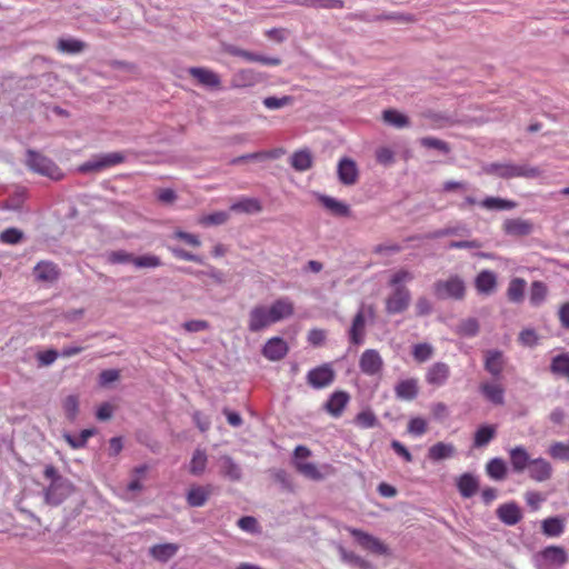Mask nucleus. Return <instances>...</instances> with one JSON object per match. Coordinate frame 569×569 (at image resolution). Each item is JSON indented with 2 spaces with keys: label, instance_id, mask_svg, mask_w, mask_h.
I'll use <instances>...</instances> for the list:
<instances>
[{
  "label": "nucleus",
  "instance_id": "f257e3e1",
  "mask_svg": "<svg viewBox=\"0 0 569 569\" xmlns=\"http://www.w3.org/2000/svg\"><path fill=\"white\" fill-rule=\"evenodd\" d=\"M293 313V302L287 297L276 299L270 306L256 305L248 313V330L250 332H260L291 317Z\"/></svg>",
  "mask_w": 569,
  "mask_h": 569
},
{
  "label": "nucleus",
  "instance_id": "f03ea898",
  "mask_svg": "<svg viewBox=\"0 0 569 569\" xmlns=\"http://www.w3.org/2000/svg\"><path fill=\"white\" fill-rule=\"evenodd\" d=\"M26 164L32 172L52 180H61L63 178V172L50 158L34 150L27 151Z\"/></svg>",
  "mask_w": 569,
  "mask_h": 569
},
{
  "label": "nucleus",
  "instance_id": "7ed1b4c3",
  "mask_svg": "<svg viewBox=\"0 0 569 569\" xmlns=\"http://www.w3.org/2000/svg\"><path fill=\"white\" fill-rule=\"evenodd\" d=\"M485 171L489 174H495L499 178L511 179V178H537L541 174V171L537 167H530L528 164H513V163H491Z\"/></svg>",
  "mask_w": 569,
  "mask_h": 569
},
{
  "label": "nucleus",
  "instance_id": "20e7f679",
  "mask_svg": "<svg viewBox=\"0 0 569 569\" xmlns=\"http://www.w3.org/2000/svg\"><path fill=\"white\" fill-rule=\"evenodd\" d=\"M433 293L440 300H462L466 297V283L457 274L433 283Z\"/></svg>",
  "mask_w": 569,
  "mask_h": 569
},
{
  "label": "nucleus",
  "instance_id": "39448f33",
  "mask_svg": "<svg viewBox=\"0 0 569 569\" xmlns=\"http://www.w3.org/2000/svg\"><path fill=\"white\" fill-rule=\"evenodd\" d=\"M124 161L126 156L123 152H109L83 162L79 166L78 171L81 173L100 172L104 169L123 163Z\"/></svg>",
  "mask_w": 569,
  "mask_h": 569
},
{
  "label": "nucleus",
  "instance_id": "423d86ee",
  "mask_svg": "<svg viewBox=\"0 0 569 569\" xmlns=\"http://www.w3.org/2000/svg\"><path fill=\"white\" fill-rule=\"evenodd\" d=\"M411 295L408 288H393L392 292L386 298V312L388 315H398L406 311L410 305Z\"/></svg>",
  "mask_w": 569,
  "mask_h": 569
},
{
  "label": "nucleus",
  "instance_id": "0eeeda50",
  "mask_svg": "<svg viewBox=\"0 0 569 569\" xmlns=\"http://www.w3.org/2000/svg\"><path fill=\"white\" fill-rule=\"evenodd\" d=\"M336 378V372L330 363H325L311 369L307 373V382L315 389L330 386Z\"/></svg>",
  "mask_w": 569,
  "mask_h": 569
},
{
  "label": "nucleus",
  "instance_id": "6e6552de",
  "mask_svg": "<svg viewBox=\"0 0 569 569\" xmlns=\"http://www.w3.org/2000/svg\"><path fill=\"white\" fill-rule=\"evenodd\" d=\"M348 531L356 538L358 543L366 550L377 555H386L388 552L387 546L378 538L356 528H349Z\"/></svg>",
  "mask_w": 569,
  "mask_h": 569
},
{
  "label": "nucleus",
  "instance_id": "1a4fd4ad",
  "mask_svg": "<svg viewBox=\"0 0 569 569\" xmlns=\"http://www.w3.org/2000/svg\"><path fill=\"white\" fill-rule=\"evenodd\" d=\"M337 174L342 184H356L359 180V169L356 161L348 157L341 158L337 166Z\"/></svg>",
  "mask_w": 569,
  "mask_h": 569
},
{
  "label": "nucleus",
  "instance_id": "9d476101",
  "mask_svg": "<svg viewBox=\"0 0 569 569\" xmlns=\"http://www.w3.org/2000/svg\"><path fill=\"white\" fill-rule=\"evenodd\" d=\"M383 367V360L375 349H367L362 352L359 360L360 370L367 376L380 373Z\"/></svg>",
  "mask_w": 569,
  "mask_h": 569
},
{
  "label": "nucleus",
  "instance_id": "9b49d317",
  "mask_svg": "<svg viewBox=\"0 0 569 569\" xmlns=\"http://www.w3.org/2000/svg\"><path fill=\"white\" fill-rule=\"evenodd\" d=\"M43 475L47 479L51 480V483L46 489V500L51 505H59L60 498L57 496V488L67 486L64 478H62L54 466L48 465L44 468Z\"/></svg>",
  "mask_w": 569,
  "mask_h": 569
},
{
  "label": "nucleus",
  "instance_id": "f8f14e48",
  "mask_svg": "<svg viewBox=\"0 0 569 569\" xmlns=\"http://www.w3.org/2000/svg\"><path fill=\"white\" fill-rule=\"evenodd\" d=\"M451 375L450 367L445 362H435L426 371V382L432 387H441L447 383Z\"/></svg>",
  "mask_w": 569,
  "mask_h": 569
},
{
  "label": "nucleus",
  "instance_id": "ddd939ff",
  "mask_svg": "<svg viewBox=\"0 0 569 569\" xmlns=\"http://www.w3.org/2000/svg\"><path fill=\"white\" fill-rule=\"evenodd\" d=\"M350 401V395L347 391L338 390L331 393L323 405V409L333 418L342 416Z\"/></svg>",
  "mask_w": 569,
  "mask_h": 569
},
{
  "label": "nucleus",
  "instance_id": "4468645a",
  "mask_svg": "<svg viewBox=\"0 0 569 569\" xmlns=\"http://www.w3.org/2000/svg\"><path fill=\"white\" fill-rule=\"evenodd\" d=\"M532 230V222L522 218L506 219L502 223V231L511 237H525L530 234Z\"/></svg>",
  "mask_w": 569,
  "mask_h": 569
},
{
  "label": "nucleus",
  "instance_id": "2eb2a0df",
  "mask_svg": "<svg viewBox=\"0 0 569 569\" xmlns=\"http://www.w3.org/2000/svg\"><path fill=\"white\" fill-rule=\"evenodd\" d=\"M212 493L213 487L211 485H193L189 488L186 500L190 507L198 508L204 506Z\"/></svg>",
  "mask_w": 569,
  "mask_h": 569
},
{
  "label": "nucleus",
  "instance_id": "dca6fc26",
  "mask_svg": "<svg viewBox=\"0 0 569 569\" xmlns=\"http://www.w3.org/2000/svg\"><path fill=\"white\" fill-rule=\"evenodd\" d=\"M289 351L287 342L279 337L270 338L262 348V355L270 361L283 359Z\"/></svg>",
  "mask_w": 569,
  "mask_h": 569
},
{
  "label": "nucleus",
  "instance_id": "f3484780",
  "mask_svg": "<svg viewBox=\"0 0 569 569\" xmlns=\"http://www.w3.org/2000/svg\"><path fill=\"white\" fill-rule=\"evenodd\" d=\"M528 472L532 480L543 482L552 477V466L543 458H536L529 463Z\"/></svg>",
  "mask_w": 569,
  "mask_h": 569
},
{
  "label": "nucleus",
  "instance_id": "a211bd4d",
  "mask_svg": "<svg viewBox=\"0 0 569 569\" xmlns=\"http://www.w3.org/2000/svg\"><path fill=\"white\" fill-rule=\"evenodd\" d=\"M540 557L547 565L561 567L567 563L568 555L563 547L549 546L540 551Z\"/></svg>",
  "mask_w": 569,
  "mask_h": 569
},
{
  "label": "nucleus",
  "instance_id": "6ab92c4d",
  "mask_svg": "<svg viewBox=\"0 0 569 569\" xmlns=\"http://www.w3.org/2000/svg\"><path fill=\"white\" fill-rule=\"evenodd\" d=\"M497 276L493 271L482 270L475 279L476 290L481 295H490L497 288Z\"/></svg>",
  "mask_w": 569,
  "mask_h": 569
},
{
  "label": "nucleus",
  "instance_id": "aec40b11",
  "mask_svg": "<svg viewBox=\"0 0 569 569\" xmlns=\"http://www.w3.org/2000/svg\"><path fill=\"white\" fill-rule=\"evenodd\" d=\"M497 516L505 525L515 526L521 518L522 513L520 508L515 502L503 503L497 509Z\"/></svg>",
  "mask_w": 569,
  "mask_h": 569
},
{
  "label": "nucleus",
  "instance_id": "412c9836",
  "mask_svg": "<svg viewBox=\"0 0 569 569\" xmlns=\"http://www.w3.org/2000/svg\"><path fill=\"white\" fill-rule=\"evenodd\" d=\"M188 72L191 77L197 79L199 83L206 87L219 88L221 84L219 76L207 68L191 67Z\"/></svg>",
  "mask_w": 569,
  "mask_h": 569
},
{
  "label": "nucleus",
  "instance_id": "4be33fe9",
  "mask_svg": "<svg viewBox=\"0 0 569 569\" xmlns=\"http://www.w3.org/2000/svg\"><path fill=\"white\" fill-rule=\"evenodd\" d=\"M37 280L42 282H53L60 276L58 266L51 261H40L33 269Z\"/></svg>",
  "mask_w": 569,
  "mask_h": 569
},
{
  "label": "nucleus",
  "instance_id": "5701e85b",
  "mask_svg": "<svg viewBox=\"0 0 569 569\" xmlns=\"http://www.w3.org/2000/svg\"><path fill=\"white\" fill-rule=\"evenodd\" d=\"M418 392V380L415 378L400 380L395 387L396 397L406 401L416 399Z\"/></svg>",
  "mask_w": 569,
  "mask_h": 569
},
{
  "label": "nucleus",
  "instance_id": "b1692460",
  "mask_svg": "<svg viewBox=\"0 0 569 569\" xmlns=\"http://www.w3.org/2000/svg\"><path fill=\"white\" fill-rule=\"evenodd\" d=\"M503 355L499 350H488L485 353V369L493 377H499L503 371Z\"/></svg>",
  "mask_w": 569,
  "mask_h": 569
},
{
  "label": "nucleus",
  "instance_id": "393cba45",
  "mask_svg": "<svg viewBox=\"0 0 569 569\" xmlns=\"http://www.w3.org/2000/svg\"><path fill=\"white\" fill-rule=\"evenodd\" d=\"M510 462L515 472H522L525 469L529 467V463L532 459H530L527 450L521 447H515L509 451Z\"/></svg>",
  "mask_w": 569,
  "mask_h": 569
},
{
  "label": "nucleus",
  "instance_id": "a878e982",
  "mask_svg": "<svg viewBox=\"0 0 569 569\" xmlns=\"http://www.w3.org/2000/svg\"><path fill=\"white\" fill-rule=\"evenodd\" d=\"M480 391L483 397L492 402L493 405H503L505 402V389L500 383L497 382H483L480 385Z\"/></svg>",
  "mask_w": 569,
  "mask_h": 569
},
{
  "label": "nucleus",
  "instance_id": "bb28decb",
  "mask_svg": "<svg viewBox=\"0 0 569 569\" xmlns=\"http://www.w3.org/2000/svg\"><path fill=\"white\" fill-rule=\"evenodd\" d=\"M526 288L527 281L523 278H512L506 291L508 300L513 303H521L525 299Z\"/></svg>",
  "mask_w": 569,
  "mask_h": 569
},
{
  "label": "nucleus",
  "instance_id": "cd10ccee",
  "mask_svg": "<svg viewBox=\"0 0 569 569\" xmlns=\"http://www.w3.org/2000/svg\"><path fill=\"white\" fill-rule=\"evenodd\" d=\"M366 319L362 310L358 311L353 317L351 328L349 330L350 341L353 345H361L365 340Z\"/></svg>",
  "mask_w": 569,
  "mask_h": 569
},
{
  "label": "nucleus",
  "instance_id": "c85d7f7f",
  "mask_svg": "<svg viewBox=\"0 0 569 569\" xmlns=\"http://www.w3.org/2000/svg\"><path fill=\"white\" fill-rule=\"evenodd\" d=\"M456 451V447L452 443L437 442L429 448L428 458L431 461H440L452 458Z\"/></svg>",
  "mask_w": 569,
  "mask_h": 569
},
{
  "label": "nucleus",
  "instance_id": "c756f323",
  "mask_svg": "<svg viewBox=\"0 0 569 569\" xmlns=\"http://www.w3.org/2000/svg\"><path fill=\"white\" fill-rule=\"evenodd\" d=\"M290 164L296 171H307L313 164V158L308 149L298 150L292 153Z\"/></svg>",
  "mask_w": 569,
  "mask_h": 569
},
{
  "label": "nucleus",
  "instance_id": "7c9ffc66",
  "mask_svg": "<svg viewBox=\"0 0 569 569\" xmlns=\"http://www.w3.org/2000/svg\"><path fill=\"white\" fill-rule=\"evenodd\" d=\"M457 487L462 497L470 498L478 491L479 482L471 473H463L459 477Z\"/></svg>",
  "mask_w": 569,
  "mask_h": 569
},
{
  "label": "nucleus",
  "instance_id": "2f4dec72",
  "mask_svg": "<svg viewBox=\"0 0 569 569\" xmlns=\"http://www.w3.org/2000/svg\"><path fill=\"white\" fill-rule=\"evenodd\" d=\"M565 528V520L560 517H549L541 522V531L547 537H559L563 533Z\"/></svg>",
  "mask_w": 569,
  "mask_h": 569
},
{
  "label": "nucleus",
  "instance_id": "473e14b6",
  "mask_svg": "<svg viewBox=\"0 0 569 569\" xmlns=\"http://www.w3.org/2000/svg\"><path fill=\"white\" fill-rule=\"evenodd\" d=\"M220 473L232 480L238 481L241 478L240 467L229 456H222L219 458Z\"/></svg>",
  "mask_w": 569,
  "mask_h": 569
},
{
  "label": "nucleus",
  "instance_id": "72a5a7b5",
  "mask_svg": "<svg viewBox=\"0 0 569 569\" xmlns=\"http://www.w3.org/2000/svg\"><path fill=\"white\" fill-rule=\"evenodd\" d=\"M550 372L569 380V352L555 356L550 362Z\"/></svg>",
  "mask_w": 569,
  "mask_h": 569
},
{
  "label": "nucleus",
  "instance_id": "f704fd0d",
  "mask_svg": "<svg viewBox=\"0 0 569 569\" xmlns=\"http://www.w3.org/2000/svg\"><path fill=\"white\" fill-rule=\"evenodd\" d=\"M319 200L323 204V207L328 209L332 214L337 217L350 216V207L345 202H341L329 196H321Z\"/></svg>",
  "mask_w": 569,
  "mask_h": 569
},
{
  "label": "nucleus",
  "instance_id": "c9c22d12",
  "mask_svg": "<svg viewBox=\"0 0 569 569\" xmlns=\"http://www.w3.org/2000/svg\"><path fill=\"white\" fill-rule=\"evenodd\" d=\"M230 210L233 212L258 213L262 210V206L256 198H241L231 204Z\"/></svg>",
  "mask_w": 569,
  "mask_h": 569
},
{
  "label": "nucleus",
  "instance_id": "e433bc0d",
  "mask_svg": "<svg viewBox=\"0 0 569 569\" xmlns=\"http://www.w3.org/2000/svg\"><path fill=\"white\" fill-rule=\"evenodd\" d=\"M178 549L176 543H161L153 546L150 553L154 559L166 562L177 553Z\"/></svg>",
  "mask_w": 569,
  "mask_h": 569
},
{
  "label": "nucleus",
  "instance_id": "4c0bfd02",
  "mask_svg": "<svg viewBox=\"0 0 569 569\" xmlns=\"http://www.w3.org/2000/svg\"><path fill=\"white\" fill-rule=\"evenodd\" d=\"M480 206L488 210H511L517 207V202L497 197H487L480 202Z\"/></svg>",
  "mask_w": 569,
  "mask_h": 569
},
{
  "label": "nucleus",
  "instance_id": "58836bf2",
  "mask_svg": "<svg viewBox=\"0 0 569 569\" xmlns=\"http://www.w3.org/2000/svg\"><path fill=\"white\" fill-rule=\"evenodd\" d=\"M295 467L299 473L311 480H321L325 478L317 465L307 461H295Z\"/></svg>",
  "mask_w": 569,
  "mask_h": 569
},
{
  "label": "nucleus",
  "instance_id": "ea45409f",
  "mask_svg": "<svg viewBox=\"0 0 569 569\" xmlns=\"http://www.w3.org/2000/svg\"><path fill=\"white\" fill-rule=\"evenodd\" d=\"M487 475L493 480H502L507 476L506 462L500 458H493L486 466Z\"/></svg>",
  "mask_w": 569,
  "mask_h": 569
},
{
  "label": "nucleus",
  "instance_id": "a19ab883",
  "mask_svg": "<svg viewBox=\"0 0 569 569\" xmlns=\"http://www.w3.org/2000/svg\"><path fill=\"white\" fill-rule=\"evenodd\" d=\"M87 48V43L78 39H59L57 49L60 52L77 54L82 52Z\"/></svg>",
  "mask_w": 569,
  "mask_h": 569
},
{
  "label": "nucleus",
  "instance_id": "79ce46f5",
  "mask_svg": "<svg viewBox=\"0 0 569 569\" xmlns=\"http://www.w3.org/2000/svg\"><path fill=\"white\" fill-rule=\"evenodd\" d=\"M496 435L495 426H481L475 433L473 445L476 447H485L487 446Z\"/></svg>",
  "mask_w": 569,
  "mask_h": 569
},
{
  "label": "nucleus",
  "instance_id": "37998d69",
  "mask_svg": "<svg viewBox=\"0 0 569 569\" xmlns=\"http://www.w3.org/2000/svg\"><path fill=\"white\" fill-rule=\"evenodd\" d=\"M94 432V429H83L77 437L64 433L63 439L72 449H80L87 445L88 439L92 437Z\"/></svg>",
  "mask_w": 569,
  "mask_h": 569
},
{
  "label": "nucleus",
  "instance_id": "c03bdc74",
  "mask_svg": "<svg viewBox=\"0 0 569 569\" xmlns=\"http://www.w3.org/2000/svg\"><path fill=\"white\" fill-rule=\"evenodd\" d=\"M548 295V288L542 281H533L530 287V303L540 306Z\"/></svg>",
  "mask_w": 569,
  "mask_h": 569
},
{
  "label": "nucleus",
  "instance_id": "a18cd8bd",
  "mask_svg": "<svg viewBox=\"0 0 569 569\" xmlns=\"http://www.w3.org/2000/svg\"><path fill=\"white\" fill-rule=\"evenodd\" d=\"M479 329V321L476 318H467L458 325L456 332L462 337H475Z\"/></svg>",
  "mask_w": 569,
  "mask_h": 569
},
{
  "label": "nucleus",
  "instance_id": "49530a36",
  "mask_svg": "<svg viewBox=\"0 0 569 569\" xmlns=\"http://www.w3.org/2000/svg\"><path fill=\"white\" fill-rule=\"evenodd\" d=\"M382 118L385 122L396 128H403L409 124L408 117L393 109L385 110L382 113Z\"/></svg>",
  "mask_w": 569,
  "mask_h": 569
},
{
  "label": "nucleus",
  "instance_id": "de8ad7c7",
  "mask_svg": "<svg viewBox=\"0 0 569 569\" xmlns=\"http://www.w3.org/2000/svg\"><path fill=\"white\" fill-rule=\"evenodd\" d=\"M240 58L244 59L248 62H259V63H262V64H266V66H279V64H281V59L280 58H277V57H264V56H261V54H257V53L250 52V51L244 50V49H243Z\"/></svg>",
  "mask_w": 569,
  "mask_h": 569
},
{
  "label": "nucleus",
  "instance_id": "09e8293b",
  "mask_svg": "<svg viewBox=\"0 0 569 569\" xmlns=\"http://www.w3.org/2000/svg\"><path fill=\"white\" fill-rule=\"evenodd\" d=\"M207 466V455L203 450L197 449L190 461V472L194 476L201 475Z\"/></svg>",
  "mask_w": 569,
  "mask_h": 569
},
{
  "label": "nucleus",
  "instance_id": "8fccbe9b",
  "mask_svg": "<svg viewBox=\"0 0 569 569\" xmlns=\"http://www.w3.org/2000/svg\"><path fill=\"white\" fill-rule=\"evenodd\" d=\"M357 426L363 429L373 428L378 425L377 416L370 410H362L355 417Z\"/></svg>",
  "mask_w": 569,
  "mask_h": 569
},
{
  "label": "nucleus",
  "instance_id": "3c124183",
  "mask_svg": "<svg viewBox=\"0 0 569 569\" xmlns=\"http://www.w3.org/2000/svg\"><path fill=\"white\" fill-rule=\"evenodd\" d=\"M548 453L551 458L557 460H569V441H556L550 445Z\"/></svg>",
  "mask_w": 569,
  "mask_h": 569
},
{
  "label": "nucleus",
  "instance_id": "603ef678",
  "mask_svg": "<svg viewBox=\"0 0 569 569\" xmlns=\"http://www.w3.org/2000/svg\"><path fill=\"white\" fill-rule=\"evenodd\" d=\"M62 408L66 413V417L70 421H74L79 413V399L74 395H70L64 398L62 402Z\"/></svg>",
  "mask_w": 569,
  "mask_h": 569
},
{
  "label": "nucleus",
  "instance_id": "864d4df0",
  "mask_svg": "<svg viewBox=\"0 0 569 569\" xmlns=\"http://www.w3.org/2000/svg\"><path fill=\"white\" fill-rule=\"evenodd\" d=\"M301 4L323 9H342L345 7L342 0H303Z\"/></svg>",
  "mask_w": 569,
  "mask_h": 569
},
{
  "label": "nucleus",
  "instance_id": "5fc2aeb1",
  "mask_svg": "<svg viewBox=\"0 0 569 569\" xmlns=\"http://www.w3.org/2000/svg\"><path fill=\"white\" fill-rule=\"evenodd\" d=\"M132 264L137 268H157L162 263L159 257L154 254H144L139 257L133 256Z\"/></svg>",
  "mask_w": 569,
  "mask_h": 569
},
{
  "label": "nucleus",
  "instance_id": "6e6d98bb",
  "mask_svg": "<svg viewBox=\"0 0 569 569\" xmlns=\"http://www.w3.org/2000/svg\"><path fill=\"white\" fill-rule=\"evenodd\" d=\"M107 261L111 264L133 263V254L124 250L110 251Z\"/></svg>",
  "mask_w": 569,
  "mask_h": 569
},
{
  "label": "nucleus",
  "instance_id": "4d7b16f0",
  "mask_svg": "<svg viewBox=\"0 0 569 569\" xmlns=\"http://www.w3.org/2000/svg\"><path fill=\"white\" fill-rule=\"evenodd\" d=\"M413 279L412 272L407 269H399L392 273L389 279V286L392 288L403 287V282L411 281Z\"/></svg>",
  "mask_w": 569,
  "mask_h": 569
},
{
  "label": "nucleus",
  "instance_id": "13d9d810",
  "mask_svg": "<svg viewBox=\"0 0 569 569\" xmlns=\"http://www.w3.org/2000/svg\"><path fill=\"white\" fill-rule=\"evenodd\" d=\"M292 101H293V98L290 96H283L281 98L267 97L263 99V106L267 109L274 110V109H280L286 106H289L292 103Z\"/></svg>",
  "mask_w": 569,
  "mask_h": 569
},
{
  "label": "nucleus",
  "instance_id": "bf43d9fd",
  "mask_svg": "<svg viewBox=\"0 0 569 569\" xmlns=\"http://www.w3.org/2000/svg\"><path fill=\"white\" fill-rule=\"evenodd\" d=\"M433 349L428 343H418L413 347L412 356L418 362H425L431 358Z\"/></svg>",
  "mask_w": 569,
  "mask_h": 569
},
{
  "label": "nucleus",
  "instance_id": "052dcab7",
  "mask_svg": "<svg viewBox=\"0 0 569 569\" xmlns=\"http://www.w3.org/2000/svg\"><path fill=\"white\" fill-rule=\"evenodd\" d=\"M23 237L22 231L17 228H8L0 233V241L2 243L16 244L21 241Z\"/></svg>",
  "mask_w": 569,
  "mask_h": 569
},
{
  "label": "nucleus",
  "instance_id": "680f3d73",
  "mask_svg": "<svg viewBox=\"0 0 569 569\" xmlns=\"http://www.w3.org/2000/svg\"><path fill=\"white\" fill-rule=\"evenodd\" d=\"M238 527L250 533H258L260 531L259 523L254 517L244 516L238 520Z\"/></svg>",
  "mask_w": 569,
  "mask_h": 569
},
{
  "label": "nucleus",
  "instance_id": "e2e57ef3",
  "mask_svg": "<svg viewBox=\"0 0 569 569\" xmlns=\"http://www.w3.org/2000/svg\"><path fill=\"white\" fill-rule=\"evenodd\" d=\"M172 237L174 239L181 240V241L186 242L187 244L194 247V248H198L201 246V241L197 234L189 233V232L182 231L180 229L174 230Z\"/></svg>",
  "mask_w": 569,
  "mask_h": 569
},
{
  "label": "nucleus",
  "instance_id": "0e129e2a",
  "mask_svg": "<svg viewBox=\"0 0 569 569\" xmlns=\"http://www.w3.org/2000/svg\"><path fill=\"white\" fill-rule=\"evenodd\" d=\"M229 214L224 211H217L211 214H208L201 218L200 223L210 226V224H223L228 221Z\"/></svg>",
  "mask_w": 569,
  "mask_h": 569
},
{
  "label": "nucleus",
  "instance_id": "69168bd1",
  "mask_svg": "<svg viewBox=\"0 0 569 569\" xmlns=\"http://www.w3.org/2000/svg\"><path fill=\"white\" fill-rule=\"evenodd\" d=\"M420 143L426 148H432L437 149L439 151H442L445 153H448L450 151V147L447 142L433 138V137H426L420 140Z\"/></svg>",
  "mask_w": 569,
  "mask_h": 569
},
{
  "label": "nucleus",
  "instance_id": "338daca9",
  "mask_svg": "<svg viewBox=\"0 0 569 569\" xmlns=\"http://www.w3.org/2000/svg\"><path fill=\"white\" fill-rule=\"evenodd\" d=\"M545 496L539 491L531 490L525 493V500L533 511L539 510L540 505L545 501Z\"/></svg>",
  "mask_w": 569,
  "mask_h": 569
},
{
  "label": "nucleus",
  "instance_id": "774afa93",
  "mask_svg": "<svg viewBox=\"0 0 569 569\" xmlns=\"http://www.w3.org/2000/svg\"><path fill=\"white\" fill-rule=\"evenodd\" d=\"M376 159L380 164L389 166L395 161V152L388 147H380L376 150Z\"/></svg>",
  "mask_w": 569,
  "mask_h": 569
}]
</instances>
